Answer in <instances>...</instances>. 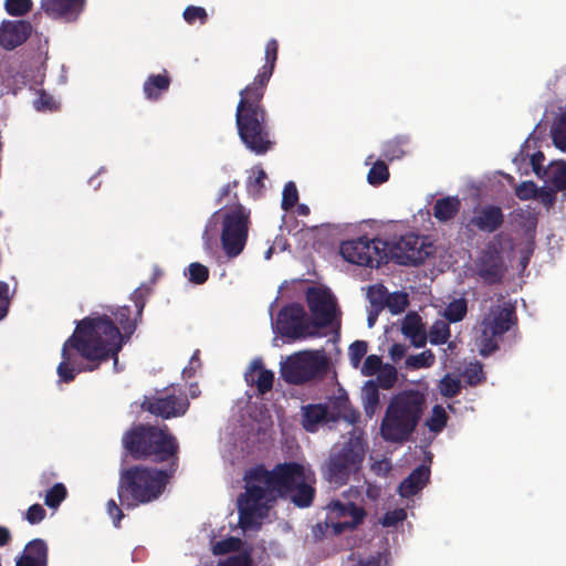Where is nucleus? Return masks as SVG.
Wrapping results in <instances>:
<instances>
[{"mask_svg":"<svg viewBox=\"0 0 566 566\" xmlns=\"http://www.w3.org/2000/svg\"><path fill=\"white\" fill-rule=\"evenodd\" d=\"M327 517L324 523L317 524L314 528L315 536L317 532L324 533L323 528H332L334 535H339L347 530H355L363 524L366 517V511L353 502H342L340 500L331 501L327 506Z\"/></svg>","mask_w":566,"mask_h":566,"instance_id":"11","label":"nucleus"},{"mask_svg":"<svg viewBox=\"0 0 566 566\" xmlns=\"http://www.w3.org/2000/svg\"><path fill=\"white\" fill-rule=\"evenodd\" d=\"M401 333L410 338L411 344L417 347H423L427 342V334L421 322V317L417 313H409L405 316L401 325Z\"/></svg>","mask_w":566,"mask_h":566,"instance_id":"24","label":"nucleus"},{"mask_svg":"<svg viewBox=\"0 0 566 566\" xmlns=\"http://www.w3.org/2000/svg\"><path fill=\"white\" fill-rule=\"evenodd\" d=\"M67 490L63 483H55L48 490L44 496V503L51 509H56L66 499Z\"/></svg>","mask_w":566,"mask_h":566,"instance_id":"37","label":"nucleus"},{"mask_svg":"<svg viewBox=\"0 0 566 566\" xmlns=\"http://www.w3.org/2000/svg\"><path fill=\"white\" fill-rule=\"evenodd\" d=\"M431 253V244L424 242V238L415 233L400 237L399 240L388 242V260L400 265L421 264Z\"/></svg>","mask_w":566,"mask_h":566,"instance_id":"14","label":"nucleus"},{"mask_svg":"<svg viewBox=\"0 0 566 566\" xmlns=\"http://www.w3.org/2000/svg\"><path fill=\"white\" fill-rule=\"evenodd\" d=\"M242 541L239 537L230 536L218 541L212 545V554L216 556L226 555L228 553L239 552Z\"/></svg>","mask_w":566,"mask_h":566,"instance_id":"36","label":"nucleus"},{"mask_svg":"<svg viewBox=\"0 0 566 566\" xmlns=\"http://www.w3.org/2000/svg\"><path fill=\"white\" fill-rule=\"evenodd\" d=\"M266 179L265 171L260 168L256 170V175L254 177H250L247 182L248 192L253 196H260L264 188V180Z\"/></svg>","mask_w":566,"mask_h":566,"instance_id":"47","label":"nucleus"},{"mask_svg":"<svg viewBox=\"0 0 566 566\" xmlns=\"http://www.w3.org/2000/svg\"><path fill=\"white\" fill-rule=\"evenodd\" d=\"M23 555H29L33 559H38L41 564H48L49 549L46 543L41 538L30 541L23 552Z\"/></svg>","mask_w":566,"mask_h":566,"instance_id":"30","label":"nucleus"},{"mask_svg":"<svg viewBox=\"0 0 566 566\" xmlns=\"http://www.w3.org/2000/svg\"><path fill=\"white\" fill-rule=\"evenodd\" d=\"M407 305H408V300H407L406 294H395L391 296L389 295L388 301L386 303V306H388V308L394 314H398V313L405 311Z\"/></svg>","mask_w":566,"mask_h":566,"instance_id":"51","label":"nucleus"},{"mask_svg":"<svg viewBox=\"0 0 566 566\" xmlns=\"http://www.w3.org/2000/svg\"><path fill=\"white\" fill-rule=\"evenodd\" d=\"M244 379L248 386L255 387L260 396L272 390L274 384V373L264 367L261 358H255L249 365L244 373Z\"/></svg>","mask_w":566,"mask_h":566,"instance_id":"22","label":"nucleus"},{"mask_svg":"<svg viewBox=\"0 0 566 566\" xmlns=\"http://www.w3.org/2000/svg\"><path fill=\"white\" fill-rule=\"evenodd\" d=\"M106 314H92L76 323L73 334L64 342L62 360L56 368L61 382H72L82 371H93L101 363L114 359L118 363V353L137 327V315L132 317L127 305Z\"/></svg>","mask_w":566,"mask_h":566,"instance_id":"1","label":"nucleus"},{"mask_svg":"<svg viewBox=\"0 0 566 566\" xmlns=\"http://www.w3.org/2000/svg\"><path fill=\"white\" fill-rule=\"evenodd\" d=\"M504 213L496 205H484L474 209L470 224L481 232L493 233L502 228Z\"/></svg>","mask_w":566,"mask_h":566,"instance_id":"21","label":"nucleus"},{"mask_svg":"<svg viewBox=\"0 0 566 566\" xmlns=\"http://www.w3.org/2000/svg\"><path fill=\"white\" fill-rule=\"evenodd\" d=\"M426 407V395L417 389L394 395L381 419V438L390 443L407 442L416 431Z\"/></svg>","mask_w":566,"mask_h":566,"instance_id":"5","label":"nucleus"},{"mask_svg":"<svg viewBox=\"0 0 566 566\" xmlns=\"http://www.w3.org/2000/svg\"><path fill=\"white\" fill-rule=\"evenodd\" d=\"M381 365H382V361H381V358L379 356H377V355H369V356L366 357V359H365V361L363 364L361 373L365 376H373L377 371L380 370Z\"/></svg>","mask_w":566,"mask_h":566,"instance_id":"50","label":"nucleus"},{"mask_svg":"<svg viewBox=\"0 0 566 566\" xmlns=\"http://www.w3.org/2000/svg\"><path fill=\"white\" fill-rule=\"evenodd\" d=\"M17 566H48V564H41L40 560L31 558L29 555H21L17 559Z\"/></svg>","mask_w":566,"mask_h":566,"instance_id":"61","label":"nucleus"},{"mask_svg":"<svg viewBox=\"0 0 566 566\" xmlns=\"http://www.w3.org/2000/svg\"><path fill=\"white\" fill-rule=\"evenodd\" d=\"M395 380H396V374H395V370H392L390 373V375L384 379L382 387L386 389L390 388L394 385Z\"/></svg>","mask_w":566,"mask_h":566,"instance_id":"64","label":"nucleus"},{"mask_svg":"<svg viewBox=\"0 0 566 566\" xmlns=\"http://www.w3.org/2000/svg\"><path fill=\"white\" fill-rule=\"evenodd\" d=\"M450 337V327L446 322L438 321L436 322L430 331L427 338L432 345H442L448 342Z\"/></svg>","mask_w":566,"mask_h":566,"instance_id":"35","label":"nucleus"},{"mask_svg":"<svg viewBox=\"0 0 566 566\" xmlns=\"http://www.w3.org/2000/svg\"><path fill=\"white\" fill-rule=\"evenodd\" d=\"M9 308V285L0 282V321L7 315Z\"/></svg>","mask_w":566,"mask_h":566,"instance_id":"57","label":"nucleus"},{"mask_svg":"<svg viewBox=\"0 0 566 566\" xmlns=\"http://www.w3.org/2000/svg\"><path fill=\"white\" fill-rule=\"evenodd\" d=\"M140 407L155 417L171 419L186 415L189 400L181 389L177 390L175 386H169L156 395L145 396Z\"/></svg>","mask_w":566,"mask_h":566,"instance_id":"12","label":"nucleus"},{"mask_svg":"<svg viewBox=\"0 0 566 566\" xmlns=\"http://www.w3.org/2000/svg\"><path fill=\"white\" fill-rule=\"evenodd\" d=\"M32 25L24 20H4L0 24V46L11 51L22 45L31 35Z\"/></svg>","mask_w":566,"mask_h":566,"instance_id":"19","label":"nucleus"},{"mask_svg":"<svg viewBox=\"0 0 566 566\" xmlns=\"http://www.w3.org/2000/svg\"><path fill=\"white\" fill-rule=\"evenodd\" d=\"M298 201V191L293 181L285 184L282 192L281 208L290 211Z\"/></svg>","mask_w":566,"mask_h":566,"instance_id":"42","label":"nucleus"},{"mask_svg":"<svg viewBox=\"0 0 566 566\" xmlns=\"http://www.w3.org/2000/svg\"><path fill=\"white\" fill-rule=\"evenodd\" d=\"M406 517V512L403 510H395L391 512H387L382 517V525L386 527L395 526Z\"/></svg>","mask_w":566,"mask_h":566,"instance_id":"54","label":"nucleus"},{"mask_svg":"<svg viewBox=\"0 0 566 566\" xmlns=\"http://www.w3.org/2000/svg\"><path fill=\"white\" fill-rule=\"evenodd\" d=\"M475 273L488 285L502 282L505 274V265L501 252L494 245H489L478 256Z\"/></svg>","mask_w":566,"mask_h":566,"instance_id":"18","label":"nucleus"},{"mask_svg":"<svg viewBox=\"0 0 566 566\" xmlns=\"http://www.w3.org/2000/svg\"><path fill=\"white\" fill-rule=\"evenodd\" d=\"M175 473L142 464L123 469L117 486L120 504L129 510L157 500Z\"/></svg>","mask_w":566,"mask_h":566,"instance_id":"6","label":"nucleus"},{"mask_svg":"<svg viewBox=\"0 0 566 566\" xmlns=\"http://www.w3.org/2000/svg\"><path fill=\"white\" fill-rule=\"evenodd\" d=\"M32 0H6L4 9L8 14L13 17H22L32 10Z\"/></svg>","mask_w":566,"mask_h":566,"instance_id":"40","label":"nucleus"},{"mask_svg":"<svg viewBox=\"0 0 566 566\" xmlns=\"http://www.w3.org/2000/svg\"><path fill=\"white\" fill-rule=\"evenodd\" d=\"M367 297L373 306L382 308L386 305L389 295L384 285L377 284L368 289Z\"/></svg>","mask_w":566,"mask_h":566,"instance_id":"41","label":"nucleus"},{"mask_svg":"<svg viewBox=\"0 0 566 566\" xmlns=\"http://www.w3.org/2000/svg\"><path fill=\"white\" fill-rule=\"evenodd\" d=\"M366 443L359 437H352L339 448H333L323 467L326 480L336 485H345L356 473L365 459Z\"/></svg>","mask_w":566,"mask_h":566,"instance_id":"7","label":"nucleus"},{"mask_svg":"<svg viewBox=\"0 0 566 566\" xmlns=\"http://www.w3.org/2000/svg\"><path fill=\"white\" fill-rule=\"evenodd\" d=\"M364 399L366 412H373L379 403L378 386L373 380L367 381L364 386Z\"/></svg>","mask_w":566,"mask_h":566,"instance_id":"43","label":"nucleus"},{"mask_svg":"<svg viewBox=\"0 0 566 566\" xmlns=\"http://www.w3.org/2000/svg\"><path fill=\"white\" fill-rule=\"evenodd\" d=\"M186 275L189 282L201 285L209 279V269L199 262H193L189 264Z\"/></svg>","mask_w":566,"mask_h":566,"instance_id":"39","label":"nucleus"},{"mask_svg":"<svg viewBox=\"0 0 566 566\" xmlns=\"http://www.w3.org/2000/svg\"><path fill=\"white\" fill-rule=\"evenodd\" d=\"M170 83L171 80L167 71H164L161 74L149 75L143 86L146 98L150 101L159 99L169 90Z\"/></svg>","mask_w":566,"mask_h":566,"instance_id":"25","label":"nucleus"},{"mask_svg":"<svg viewBox=\"0 0 566 566\" xmlns=\"http://www.w3.org/2000/svg\"><path fill=\"white\" fill-rule=\"evenodd\" d=\"M537 193H538L537 186L534 181H531V180L523 181L515 188V196L520 200L534 199V198H536Z\"/></svg>","mask_w":566,"mask_h":566,"instance_id":"48","label":"nucleus"},{"mask_svg":"<svg viewBox=\"0 0 566 566\" xmlns=\"http://www.w3.org/2000/svg\"><path fill=\"white\" fill-rule=\"evenodd\" d=\"M515 307L511 304L494 306L481 322L480 353L488 356L499 348L497 337H501L516 324Z\"/></svg>","mask_w":566,"mask_h":566,"instance_id":"9","label":"nucleus"},{"mask_svg":"<svg viewBox=\"0 0 566 566\" xmlns=\"http://www.w3.org/2000/svg\"><path fill=\"white\" fill-rule=\"evenodd\" d=\"M46 515V512L45 510L43 509V506L41 504H33L31 505L27 513H25V520L34 525V524H39L40 522H42L44 520Z\"/></svg>","mask_w":566,"mask_h":566,"instance_id":"52","label":"nucleus"},{"mask_svg":"<svg viewBox=\"0 0 566 566\" xmlns=\"http://www.w3.org/2000/svg\"><path fill=\"white\" fill-rule=\"evenodd\" d=\"M551 136L554 145L566 153V111L554 122L551 128Z\"/></svg>","mask_w":566,"mask_h":566,"instance_id":"28","label":"nucleus"},{"mask_svg":"<svg viewBox=\"0 0 566 566\" xmlns=\"http://www.w3.org/2000/svg\"><path fill=\"white\" fill-rule=\"evenodd\" d=\"M448 415L444 408L436 405L432 408L431 416L426 420V426L431 432L438 433L447 426Z\"/></svg>","mask_w":566,"mask_h":566,"instance_id":"32","label":"nucleus"},{"mask_svg":"<svg viewBox=\"0 0 566 566\" xmlns=\"http://www.w3.org/2000/svg\"><path fill=\"white\" fill-rule=\"evenodd\" d=\"M327 361L323 356L303 352L290 356L281 366V376L292 385L305 384L325 371Z\"/></svg>","mask_w":566,"mask_h":566,"instance_id":"13","label":"nucleus"},{"mask_svg":"<svg viewBox=\"0 0 566 566\" xmlns=\"http://www.w3.org/2000/svg\"><path fill=\"white\" fill-rule=\"evenodd\" d=\"M349 400L347 397H339L337 399V407L344 410L342 417L350 423H355L359 418V412L348 408ZM338 416L331 415L328 407L323 403L307 405L303 407L302 426L307 432H316L319 424L334 422Z\"/></svg>","mask_w":566,"mask_h":566,"instance_id":"16","label":"nucleus"},{"mask_svg":"<svg viewBox=\"0 0 566 566\" xmlns=\"http://www.w3.org/2000/svg\"><path fill=\"white\" fill-rule=\"evenodd\" d=\"M245 491L238 497L239 525L242 530L259 528L270 503L290 499L297 507H308L315 489L307 483L303 464L290 461L277 463L272 470L263 464L248 470L243 478Z\"/></svg>","mask_w":566,"mask_h":566,"instance_id":"2","label":"nucleus"},{"mask_svg":"<svg viewBox=\"0 0 566 566\" xmlns=\"http://www.w3.org/2000/svg\"><path fill=\"white\" fill-rule=\"evenodd\" d=\"M465 377L471 386H475L482 381V368L475 367L465 371Z\"/></svg>","mask_w":566,"mask_h":566,"instance_id":"59","label":"nucleus"},{"mask_svg":"<svg viewBox=\"0 0 566 566\" xmlns=\"http://www.w3.org/2000/svg\"><path fill=\"white\" fill-rule=\"evenodd\" d=\"M107 513L112 517L113 523L116 527H119L120 521L124 517V513L122 509L117 505L116 501L114 499H111L107 504Z\"/></svg>","mask_w":566,"mask_h":566,"instance_id":"55","label":"nucleus"},{"mask_svg":"<svg viewBox=\"0 0 566 566\" xmlns=\"http://www.w3.org/2000/svg\"><path fill=\"white\" fill-rule=\"evenodd\" d=\"M544 160H545V156L542 151H536L531 156V165H532L533 171L535 172V175L538 178H542V179H545V176H546V175H544L545 169L543 168Z\"/></svg>","mask_w":566,"mask_h":566,"instance_id":"56","label":"nucleus"},{"mask_svg":"<svg viewBox=\"0 0 566 566\" xmlns=\"http://www.w3.org/2000/svg\"><path fill=\"white\" fill-rule=\"evenodd\" d=\"M306 301L315 326L326 327L332 324L336 312V300L328 290L308 287Z\"/></svg>","mask_w":566,"mask_h":566,"instance_id":"17","label":"nucleus"},{"mask_svg":"<svg viewBox=\"0 0 566 566\" xmlns=\"http://www.w3.org/2000/svg\"><path fill=\"white\" fill-rule=\"evenodd\" d=\"M407 144V139L403 137H396L386 142L382 145V157L389 161L400 159L405 155L403 146Z\"/></svg>","mask_w":566,"mask_h":566,"instance_id":"29","label":"nucleus"},{"mask_svg":"<svg viewBox=\"0 0 566 566\" xmlns=\"http://www.w3.org/2000/svg\"><path fill=\"white\" fill-rule=\"evenodd\" d=\"M430 469L421 464L410 472V474L401 481L398 492L402 497H411L419 493L429 482Z\"/></svg>","mask_w":566,"mask_h":566,"instance_id":"23","label":"nucleus"},{"mask_svg":"<svg viewBox=\"0 0 566 566\" xmlns=\"http://www.w3.org/2000/svg\"><path fill=\"white\" fill-rule=\"evenodd\" d=\"M279 54L275 39L265 45V62L253 81L243 87L235 111L238 134L244 146L256 155H264L273 143L270 138L268 112L262 103L268 84L273 75Z\"/></svg>","mask_w":566,"mask_h":566,"instance_id":"3","label":"nucleus"},{"mask_svg":"<svg viewBox=\"0 0 566 566\" xmlns=\"http://www.w3.org/2000/svg\"><path fill=\"white\" fill-rule=\"evenodd\" d=\"M545 181L549 182L557 191L566 190V163L544 170Z\"/></svg>","mask_w":566,"mask_h":566,"instance_id":"27","label":"nucleus"},{"mask_svg":"<svg viewBox=\"0 0 566 566\" xmlns=\"http://www.w3.org/2000/svg\"><path fill=\"white\" fill-rule=\"evenodd\" d=\"M436 363L434 354L430 350H423L417 355H410L406 359V367L409 369L429 368Z\"/></svg>","mask_w":566,"mask_h":566,"instance_id":"33","label":"nucleus"},{"mask_svg":"<svg viewBox=\"0 0 566 566\" xmlns=\"http://www.w3.org/2000/svg\"><path fill=\"white\" fill-rule=\"evenodd\" d=\"M460 208L461 201L457 196L444 197L434 202L433 217L440 222H448L459 213Z\"/></svg>","mask_w":566,"mask_h":566,"instance_id":"26","label":"nucleus"},{"mask_svg":"<svg viewBox=\"0 0 566 566\" xmlns=\"http://www.w3.org/2000/svg\"><path fill=\"white\" fill-rule=\"evenodd\" d=\"M85 7V0H41L40 8L52 19L65 22L77 20Z\"/></svg>","mask_w":566,"mask_h":566,"instance_id":"20","label":"nucleus"},{"mask_svg":"<svg viewBox=\"0 0 566 566\" xmlns=\"http://www.w3.org/2000/svg\"><path fill=\"white\" fill-rule=\"evenodd\" d=\"M407 352V347L403 344L395 343L389 349L390 358L394 363L400 361Z\"/></svg>","mask_w":566,"mask_h":566,"instance_id":"58","label":"nucleus"},{"mask_svg":"<svg viewBox=\"0 0 566 566\" xmlns=\"http://www.w3.org/2000/svg\"><path fill=\"white\" fill-rule=\"evenodd\" d=\"M389 179L388 166L382 160H377L368 171L367 181L373 186H379Z\"/></svg>","mask_w":566,"mask_h":566,"instance_id":"34","label":"nucleus"},{"mask_svg":"<svg viewBox=\"0 0 566 566\" xmlns=\"http://www.w3.org/2000/svg\"><path fill=\"white\" fill-rule=\"evenodd\" d=\"M250 226V211L238 203L222 216L221 244L229 258L238 256L244 249Z\"/></svg>","mask_w":566,"mask_h":566,"instance_id":"8","label":"nucleus"},{"mask_svg":"<svg viewBox=\"0 0 566 566\" xmlns=\"http://www.w3.org/2000/svg\"><path fill=\"white\" fill-rule=\"evenodd\" d=\"M468 312V304L464 298L453 300L444 310V317L450 323H457L462 321Z\"/></svg>","mask_w":566,"mask_h":566,"instance_id":"31","label":"nucleus"},{"mask_svg":"<svg viewBox=\"0 0 566 566\" xmlns=\"http://www.w3.org/2000/svg\"><path fill=\"white\" fill-rule=\"evenodd\" d=\"M460 379L447 374L439 382V391L446 398H453L461 392Z\"/></svg>","mask_w":566,"mask_h":566,"instance_id":"38","label":"nucleus"},{"mask_svg":"<svg viewBox=\"0 0 566 566\" xmlns=\"http://www.w3.org/2000/svg\"><path fill=\"white\" fill-rule=\"evenodd\" d=\"M184 19L187 23L193 24L196 21H199L200 24H205L208 21V13L205 8L189 6L184 11Z\"/></svg>","mask_w":566,"mask_h":566,"instance_id":"45","label":"nucleus"},{"mask_svg":"<svg viewBox=\"0 0 566 566\" xmlns=\"http://www.w3.org/2000/svg\"><path fill=\"white\" fill-rule=\"evenodd\" d=\"M149 294V289L146 287L145 285H142L139 287H137L133 293H132V301L134 302L135 306H136V315L138 317L142 316V313H143V310L145 307V304H146V297L147 295Z\"/></svg>","mask_w":566,"mask_h":566,"instance_id":"49","label":"nucleus"},{"mask_svg":"<svg viewBox=\"0 0 566 566\" xmlns=\"http://www.w3.org/2000/svg\"><path fill=\"white\" fill-rule=\"evenodd\" d=\"M367 348H368V345H367V342H365V340H355L349 346V352H348L349 359L354 367H357L360 364L361 359L367 354Z\"/></svg>","mask_w":566,"mask_h":566,"instance_id":"46","label":"nucleus"},{"mask_svg":"<svg viewBox=\"0 0 566 566\" xmlns=\"http://www.w3.org/2000/svg\"><path fill=\"white\" fill-rule=\"evenodd\" d=\"M387 248V241L364 235L342 242L339 252L349 263L378 269L388 261Z\"/></svg>","mask_w":566,"mask_h":566,"instance_id":"10","label":"nucleus"},{"mask_svg":"<svg viewBox=\"0 0 566 566\" xmlns=\"http://www.w3.org/2000/svg\"><path fill=\"white\" fill-rule=\"evenodd\" d=\"M279 333L287 338L300 339L306 336H314L312 323L300 303H292L283 306L276 318Z\"/></svg>","mask_w":566,"mask_h":566,"instance_id":"15","label":"nucleus"},{"mask_svg":"<svg viewBox=\"0 0 566 566\" xmlns=\"http://www.w3.org/2000/svg\"><path fill=\"white\" fill-rule=\"evenodd\" d=\"M352 566H381V556L380 554H377L365 559H358Z\"/></svg>","mask_w":566,"mask_h":566,"instance_id":"60","label":"nucleus"},{"mask_svg":"<svg viewBox=\"0 0 566 566\" xmlns=\"http://www.w3.org/2000/svg\"><path fill=\"white\" fill-rule=\"evenodd\" d=\"M34 108L39 112H56L60 109V103L55 101V98L46 93L45 91H41L39 93L38 98L34 101Z\"/></svg>","mask_w":566,"mask_h":566,"instance_id":"44","label":"nucleus"},{"mask_svg":"<svg viewBox=\"0 0 566 566\" xmlns=\"http://www.w3.org/2000/svg\"><path fill=\"white\" fill-rule=\"evenodd\" d=\"M219 566H251V558L249 554L242 553L228 557L220 562Z\"/></svg>","mask_w":566,"mask_h":566,"instance_id":"53","label":"nucleus"},{"mask_svg":"<svg viewBox=\"0 0 566 566\" xmlns=\"http://www.w3.org/2000/svg\"><path fill=\"white\" fill-rule=\"evenodd\" d=\"M10 531L4 526H0V546L7 545L10 542Z\"/></svg>","mask_w":566,"mask_h":566,"instance_id":"63","label":"nucleus"},{"mask_svg":"<svg viewBox=\"0 0 566 566\" xmlns=\"http://www.w3.org/2000/svg\"><path fill=\"white\" fill-rule=\"evenodd\" d=\"M124 449L134 460H150L167 463L166 470L177 472L179 468V442L165 424H136L123 438Z\"/></svg>","mask_w":566,"mask_h":566,"instance_id":"4","label":"nucleus"},{"mask_svg":"<svg viewBox=\"0 0 566 566\" xmlns=\"http://www.w3.org/2000/svg\"><path fill=\"white\" fill-rule=\"evenodd\" d=\"M238 185H239V181L234 180V181L228 182L226 186H223L222 189L220 190L218 202L221 203L222 199L224 197H227L233 188L238 187Z\"/></svg>","mask_w":566,"mask_h":566,"instance_id":"62","label":"nucleus"}]
</instances>
